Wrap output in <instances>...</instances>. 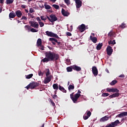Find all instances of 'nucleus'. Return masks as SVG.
<instances>
[{"label": "nucleus", "mask_w": 127, "mask_h": 127, "mask_svg": "<svg viewBox=\"0 0 127 127\" xmlns=\"http://www.w3.org/2000/svg\"><path fill=\"white\" fill-rule=\"evenodd\" d=\"M86 115L90 118V117H91V115H92V113H91L90 111H87V112L86 113Z\"/></svg>", "instance_id": "obj_47"}, {"label": "nucleus", "mask_w": 127, "mask_h": 127, "mask_svg": "<svg viewBox=\"0 0 127 127\" xmlns=\"http://www.w3.org/2000/svg\"><path fill=\"white\" fill-rule=\"evenodd\" d=\"M120 96V93L116 92L115 93H114L109 96L110 99H113V98H118V97Z\"/></svg>", "instance_id": "obj_12"}, {"label": "nucleus", "mask_w": 127, "mask_h": 127, "mask_svg": "<svg viewBox=\"0 0 127 127\" xmlns=\"http://www.w3.org/2000/svg\"><path fill=\"white\" fill-rule=\"evenodd\" d=\"M114 34L115 32H113V31H111L108 33V36L112 37V36H114Z\"/></svg>", "instance_id": "obj_31"}, {"label": "nucleus", "mask_w": 127, "mask_h": 127, "mask_svg": "<svg viewBox=\"0 0 127 127\" xmlns=\"http://www.w3.org/2000/svg\"><path fill=\"white\" fill-rule=\"evenodd\" d=\"M16 16H17L19 18H20L21 16H22V13L21 12V11L20 10H17L15 12Z\"/></svg>", "instance_id": "obj_16"}, {"label": "nucleus", "mask_w": 127, "mask_h": 127, "mask_svg": "<svg viewBox=\"0 0 127 127\" xmlns=\"http://www.w3.org/2000/svg\"><path fill=\"white\" fill-rule=\"evenodd\" d=\"M109 95H110V94L109 93H103L102 94V97H108Z\"/></svg>", "instance_id": "obj_40"}, {"label": "nucleus", "mask_w": 127, "mask_h": 127, "mask_svg": "<svg viewBox=\"0 0 127 127\" xmlns=\"http://www.w3.org/2000/svg\"><path fill=\"white\" fill-rule=\"evenodd\" d=\"M44 73H42V71L41 70L39 71L38 72V75L39 76H43Z\"/></svg>", "instance_id": "obj_48"}, {"label": "nucleus", "mask_w": 127, "mask_h": 127, "mask_svg": "<svg viewBox=\"0 0 127 127\" xmlns=\"http://www.w3.org/2000/svg\"><path fill=\"white\" fill-rule=\"evenodd\" d=\"M56 43L58 44V45H61L62 43L61 42H58V40H57V42H56Z\"/></svg>", "instance_id": "obj_56"}, {"label": "nucleus", "mask_w": 127, "mask_h": 127, "mask_svg": "<svg viewBox=\"0 0 127 127\" xmlns=\"http://www.w3.org/2000/svg\"><path fill=\"white\" fill-rule=\"evenodd\" d=\"M106 71L107 73H110V71H109V69H108L107 68L106 69Z\"/></svg>", "instance_id": "obj_64"}, {"label": "nucleus", "mask_w": 127, "mask_h": 127, "mask_svg": "<svg viewBox=\"0 0 127 127\" xmlns=\"http://www.w3.org/2000/svg\"><path fill=\"white\" fill-rule=\"evenodd\" d=\"M33 76V74H32V73L28 74L27 75H26V79H30L31 78H32Z\"/></svg>", "instance_id": "obj_35"}, {"label": "nucleus", "mask_w": 127, "mask_h": 127, "mask_svg": "<svg viewBox=\"0 0 127 127\" xmlns=\"http://www.w3.org/2000/svg\"><path fill=\"white\" fill-rule=\"evenodd\" d=\"M76 8H80L82 6V1L80 0H75Z\"/></svg>", "instance_id": "obj_11"}, {"label": "nucleus", "mask_w": 127, "mask_h": 127, "mask_svg": "<svg viewBox=\"0 0 127 127\" xmlns=\"http://www.w3.org/2000/svg\"><path fill=\"white\" fill-rule=\"evenodd\" d=\"M127 112H122L118 115V118H123V117H127Z\"/></svg>", "instance_id": "obj_17"}, {"label": "nucleus", "mask_w": 127, "mask_h": 127, "mask_svg": "<svg viewBox=\"0 0 127 127\" xmlns=\"http://www.w3.org/2000/svg\"><path fill=\"white\" fill-rule=\"evenodd\" d=\"M39 24L40 27H43V26H44V23H43V22L39 21Z\"/></svg>", "instance_id": "obj_42"}, {"label": "nucleus", "mask_w": 127, "mask_h": 127, "mask_svg": "<svg viewBox=\"0 0 127 127\" xmlns=\"http://www.w3.org/2000/svg\"><path fill=\"white\" fill-rule=\"evenodd\" d=\"M50 61L48 57H46L44 59L42 60V62H44V63H47V62H49Z\"/></svg>", "instance_id": "obj_26"}, {"label": "nucleus", "mask_w": 127, "mask_h": 127, "mask_svg": "<svg viewBox=\"0 0 127 127\" xmlns=\"http://www.w3.org/2000/svg\"><path fill=\"white\" fill-rule=\"evenodd\" d=\"M36 20H37V21H38L39 23V21L40 22L41 21V19H40V17H37Z\"/></svg>", "instance_id": "obj_54"}, {"label": "nucleus", "mask_w": 127, "mask_h": 127, "mask_svg": "<svg viewBox=\"0 0 127 127\" xmlns=\"http://www.w3.org/2000/svg\"><path fill=\"white\" fill-rule=\"evenodd\" d=\"M21 19V20H22V19H24V20H27V18L26 16H23Z\"/></svg>", "instance_id": "obj_51"}, {"label": "nucleus", "mask_w": 127, "mask_h": 127, "mask_svg": "<svg viewBox=\"0 0 127 127\" xmlns=\"http://www.w3.org/2000/svg\"><path fill=\"white\" fill-rule=\"evenodd\" d=\"M89 117L88 116L84 115L83 116V120H88L89 119Z\"/></svg>", "instance_id": "obj_49"}, {"label": "nucleus", "mask_w": 127, "mask_h": 127, "mask_svg": "<svg viewBox=\"0 0 127 127\" xmlns=\"http://www.w3.org/2000/svg\"><path fill=\"white\" fill-rule=\"evenodd\" d=\"M70 30L72 31L73 30V26H70Z\"/></svg>", "instance_id": "obj_63"}, {"label": "nucleus", "mask_w": 127, "mask_h": 127, "mask_svg": "<svg viewBox=\"0 0 127 127\" xmlns=\"http://www.w3.org/2000/svg\"><path fill=\"white\" fill-rule=\"evenodd\" d=\"M53 98L54 100H55V99H57V98H58V96H57V95H56V94H54L53 96Z\"/></svg>", "instance_id": "obj_53"}, {"label": "nucleus", "mask_w": 127, "mask_h": 127, "mask_svg": "<svg viewBox=\"0 0 127 127\" xmlns=\"http://www.w3.org/2000/svg\"><path fill=\"white\" fill-rule=\"evenodd\" d=\"M26 89L27 90H28V89H29L30 88H31V86H30V84H28L26 87Z\"/></svg>", "instance_id": "obj_58"}, {"label": "nucleus", "mask_w": 127, "mask_h": 127, "mask_svg": "<svg viewBox=\"0 0 127 127\" xmlns=\"http://www.w3.org/2000/svg\"><path fill=\"white\" fill-rule=\"evenodd\" d=\"M40 49H41V50H44V47H43V46H40Z\"/></svg>", "instance_id": "obj_60"}, {"label": "nucleus", "mask_w": 127, "mask_h": 127, "mask_svg": "<svg viewBox=\"0 0 127 127\" xmlns=\"http://www.w3.org/2000/svg\"><path fill=\"white\" fill-rule=\"evenodd\" d=\"M119 78H125V75L124 74H121L119 76Z\"/></svg>", "instance_id": "obj_59"}, {"label": "nucleus", "mask_w": 127, "mask_h": 127, "mask_svg": "<svg viewBox=\"0 0 127 127\" xmlns=\"http://www.w3.org/2000/svg\"><path fill=\"white\" fill-rule=\"evenodd\" d=\"M49 41H51V42L53 44V45H56V43H55V42H57V39H56L54 38H50Z\"/></svg>", "instance_id": "obj_19"}, {"label": "nucleus", "mask_w": 127, "mask_h": 127, "mask_svg": "<svg viewBox=\"0 0 127 127\" xmlns=\"http://www.w3.org/2000/svg\"><path fill=\"white\" fill-rule=\"evenodd\" d=\"M21 7L22 8H26V5H21Z\"/></svg>", "instance_id": "obj_57"}, {"label": "nucleus", "mask_w": 127, "mask_h": 127, "mask_svg": "<svg viewBox=\"0 0 127 127\" xmlns=\"http://www.w3.org/2000/svg\"><path fill=\"white\" fill-rule=\"evenodd\" d=\"M74 89H75V86H74V84H70L68 86V90L70 91V90H74Z\"/></svg>", "instance_id": "obj_29"}, {"label": "nucleus", "mask_w": 127, "mask_h": 127, "mask_svg": "<svg viewBox=\"0 0 127 127\" xmlns=\"http://www.w3.org/2000/svg\"><path fill=\"white\" fill-rule=\"evenodd\" d=\"M15 16H16V15L15 13H14V12L13 11H12V12H10V13L9 14V17L10 18H14V17H15Z\"/></svg>", "instance_id": "obj_20"}, {"label": "nucleus", "mask_w": 127, "mask_h": 127, "mask_svg": "<svg viewBox=\"0 0 127 127\" xmlns=\"http://www.w3.org/2000/svg\"><path fill=\"white\" fill-rule=\"evenodd\" d=\"M102 46H103V43H99L96 47L97 50H101L102 49Z\"/></svg>", "instance_id": "obj_25"}, {"label": "nucleus", "mask_w": 127, "mask_h": 127, "mask_svg": "<svg viewBox=\"0 0 127 127\" xmlns=\"http://www.w3.org/2000/svg\"><path fill=\"white\" fill-rule=\"evenodd\" d=\"M50 0V1H52V2H55L57 0Z\"/></svg>", "instance_id": "obj_62"}, {"label": "nucleus", "mask_w": 127, "mask_h": 127, "mask_svg": "<svg viewBox=\"0 0 127 127\" xmlns=\"http://www.w3.org/2000/svg\"><path fill=\"white\" fill-rule=\"evenodd\" d=\"M109 119H110V117L106 116L104 117H102L101 119H100V122H107V121H108Z\"/></svg>", "instance_id": "obj_18"}, {"label": "nucleus", "mask_w": 127, "mask_h": 127, "mask_svg": "<svg viewBox=\"0 0 127 127\" xmlns=\"http://www.w3.org/2000/svg\"><path fill=\"white\" fill-rule=\"evenodd\" d=\"M109 45L112 44L113 45H115L116 44V40H113V41H110L108 42Z\"/></svg>", "instance_id": "obj_36"}, {"label": "nucleus", "mask_w": 127, "mask_h": 127, "mask_svg": "<svg viewBox=\"0 0 127 127\" xmlns=\"http://www.w3.org/2000/svg\"><path fill=\"white\" fill-rule=\"evenodd\" d=\"M46 70V77H49V75H50V70H49V68H48Z\"/></svg>", "instance_id": "obj_34"}, {"label": "nucleus", "mask_w": 127, "mask_h": 127, "mask_svg": "<svg viewBox=\"0 0 127 127\" xmlns=\"http://www.w3.org/2000/svg\"><path fill=\"white\" fill-rule=\"evenodd\" d=\"M66 64L67 65H70V64H71V61L70 60V59H67L66 60Z\"/></svg>", "instance_id": "obj_43"}, {"label": "nucleus", "mask_w": 127, "mask_h": 127, "mask_svg": "<svg viewBox=\"0 0 127 127\" xmlns=\"http://www.w3.org/2000/svg\"><path fill=\"white\" fill-rule=\"evenodd\" d=\"M25 28L26 29H27L28 30H30V29H31V27H30V26L29 25H27L25 26Z\"/></svg>", "instance_id": "obj_41"}, {"label": "nucleus", "mask_w": 127, "mask_h": 127, "mask_svg": "<svg viewBox=\"0 0 127 127\" xmlns=\"http://www.w3.org/2000/svg\"><path fill=\"white\" fill-rule=\"evenodd\" d=\"M29 11L31 13H32L33 12H34V9L32 8H30Z\"/></svg>", "instance_id": "obj_52"}, {"label": "nucleus", "mask_w": 127, "mask_h": 127, "mask_svg": "<svg viewBox=\"0 0 127 127\" xmlns=\"http://www.w3.org/2000/svg\"><path fill=\"white\" fill-rule=\"evenodd\" d=\"M72 68L73 70H74V71H77V72L81 71V67L78 66L76 65H73Z\"/></svg>", "instance_id": "obj_14"}, {"label": "nucleus", "mask_w": 127, "mask_h": 127, "mask_svg": "<svg viewBox=\"0 0 127 127\" xmlns=\"http://www.w3.org/2000/svg\"><path fill=\"white\" fill-rule=\"evenodd\" d=\"M92 70L94 76H95V77H96V76H98V69L97 68V67L93 66Z\"/></svg>", "instance_id": "obj_10"}, {"label": "nucleus", "mask_w": 127, "mask_h": 127, "mask_svg": "<svg viewBox=\"0 0 127 127\" xmlns=\"http://www.w3.org/2000/svg\"><path fill=\"white\" fill-rule=\"evenodd\" d=\"M4 0H0V3H3Z\"/></svg>", "instance_id": "obj_61"}, {"label": "nucleus", "mask_w": 127, "mask_h": 127, "mask_svg": "<svg viewBox=\"0 0 127 127\" xmlns=\"http://www.w3.org/2000/svg\"><path fill=\"white\" fill-rule=\"evenodd\" d=\"M118 83V81L116 80H113L110 83V85L111 86H114V85H116V83Z\"/></svg>", "instance_id": "obj_30"}, {"label": "nucleus", "mask_w": 127, "mask_h": 127, "mask_svg": "<svg viewBox=\"0 0 127 127\" xmlns=\"http://www.w3.org/2000/svg\"><path fill=\"white\" fill-rule=\"evenodd\" d=\"M30 31H31V32H38V30H36L34 28H31L30 29Z\"/></svg>", "instance_id": "obj_44"}, {"label": "nucleus", "mask_w": 127, "mask_h": 127, "mask_svg": "<svg viewBox=\"0 0 127 127\" xmlns=\"http://www.w3.org/2000/svg\"><path fill=\"white\" fill-rule=\"evenodd\" d=\"M64 2L67 4V5H69V4H71V2H70V0H64Z\"/></svg>", "instance_id": "obj_39"}, {"label": "nucleus", "mask_w": 127, "mask_h": 127, "mask_svg": "<svg viewBox=\"0 0 127 127\" xmlns=\"http://www.w3.org/2000/svg\"><path fill=\"white\" fill-rule=\"evenodd\" d=\"M37 44L38 47L41 46V45H42V40H41V39H38L37 41Z\"/></svg>", "instance_id": "obj_21"}, {"label": "nucleus", "mask_w": 127, "mask_h": 127, "mask_svg": "<svg viewBox=\"0 0 127 127\" xmlns=\"http://www.w3.org/2000/svg\"><path fill=\"white\" fill-rule=\"evenodd\" d=\"M44 6L46 9H50V8H51V6L49 4H47V2L45 3Z\"/></svg>", "instance_id": "obj_28"}, {"label": "nucleus", "mask_w": 127, "mask_h": 127, "mask_svg": "<svg viewBox=\"0 0 127 127\" xmlns=\"http://www.w3.org/2000/svg\"><path fill=\"white\" fill-rule=\"evenodd\" d=\"M119 124H120V121L119 120H116L114 122H112V125H113L114 127H117Z\"/></svg>", "instance_id": "obj_24"}, {"label": "nucleus", "mask_w": 127, "mask_h": 127, "mask_svg": "<svg viewBox=\"0 0 127 127\" xmlns=\"http://www.w3.org/2000/svg\"><path fill=\"white\" fill-rule=\"evenodd\" d=\"M77 29L80 31V32H84L86 30V25L84 24L78 26Z\"/></svg>", "instance_id": "obj_6"}, {"label": "nucleus", "mask_w": 127, "mask_h": 127, "mask_svg": "<svg viewBox=\"0 0 127 127\" xmlns=\"http://www.w3.org/2000/svg\"><path fill=\"white\" fill-rule=\"evenodd\" d=\"M14 0H6V4H10V3H12Z\"/></svg>", "instance_id": "obj_32"}, {"label": "nucleus", "mask_w": 127, "mask_h": 127, "mask_svg": "<svg viewBox=\"0 0 127 127\" xmlns=\"http://www.w3.org/2000/svg\"><path fill=\"white\" fill-rule=\"evenodd\" d=\"M29 23L30 24L31 26L34 27V28H38V27H39V24L37 23V22L30 21Z\"/></svg>", "instance_id": "obj_5"}, {"label": "nucleus", "mask_w": 127, "mask_h": 127, "mask_svg": "<svg viewBox=\"0 0 127 127\" xmlns=\"http://www.w3.org/2000/svg\"><path fill=\"white\" fill-rule=\"evenodd\" d=\"M62 14H63V15H64V16H68V15H69L70 13H69V12L67 11H65L64 8H62Z\"/></svg>", "instance_id": "obj_13"}, {"label": "nucleus", "mask_w": 127, "mask_h": 127, "mask_svg": "<svg viewBox=\"0 0 127 127\" xmlns=\"http://www.w3.org/2000/svg\"><path fill=\"white\" fill-rule=\"evenodd\" d=\"M47 18L49 20V21L52 22V23H53L55 21L58 20V18H57L56 15H55L53 14H51L50 15V17L48 16H47Z\"/></svg>", "instance_id": "obj_3"}, {"label": "nucleus", "mask_w": 127, "mask_h": 127, "mask_svg": "<svg viewBox=\"0 0 127 127\" xmlns=\"http://www.w3.org/2000/svg\"><path fill=\"white\" fill-rule=\"evenodd\" d=\"M52 75H50L49 76H47L46 78L44 80V84H48L52 79Z\"/></svg>", "instance_id": "obj_9"}, {"label": "nucleus", "mask_w": 127, "mask_h": 127, "mask_svg": "<svg viewBox=\"0 0 127 127\" xmlns=\"http://www.w3.org/2000/svg\"><path fill=\"white\" fill-rule=\"evenodd\" d=\"M67 72H72L73 71V65L66 67Z\"/></svg>", "instance_id": "obj_27"}, {"label": "nucleus", "mask_w": 127, "mask_h": 127, "mask_svg": "<svg viewBox=\"0 0 127 127\" xmlns=\"http://www.w3.org/2000/svg\"><path fill=\"white\" fill-rule=\"evenodd\" d=\"M50 102L53 106V107H55V103H54V102L53 101H52V100L50 99Z\"/></svg>", "instance_id": "obj_50"}, {"label": "nucleus", "mask_w": 127, "mask_h": 127, "mask_svg": "<svg viewBox=\"0 0 127 127\" xmlns=\"http://www.w3.org/2000/svg\"><path fill=\"white\" fill-rule=\"evenodd\" d=\"M106 91L109 93L112 92L113 88H107Z\"/></svg>", "instance_id": "obj_45"}, {"label": "nucleus", "mask_w": 127, "mask_h": 127, "mask_svg": "<svg viewBox=\"0 0 127 127\" xmlns=\"http://www.w3.org/2000/svg\"><path fill=\"white\" fill-rule=\"evenodd\" d=\"M120 27L121 28H125V27H126V24L125 23H123L120 26Z\"/></svg>", "instance_id": "obj_46"}, {"label": "nucleus", "mask_w": 127, "mask_h": 127, "mask_svg": "<svg viewBox=\"0 0 127 127\" xmlns=\"http://www.w3.org/2000/svg\"><path fill=\"white\" fill-rule=\"evenodd\" d=\"M90 39L93 43L95 44L97 43V42L98 41V39L97 37H93V36H90Z\"/></svg>", "instance_id": "obj_15"}, {"label": "nucleus", "mask_w": 127, "mask_h": 127, "mask_svg": "<svg viewBox=\"0 0 127 127\" xmlns=\"http://www.w3.org/2000/svg\"><path fill=\"white\" fill-rule=\"evenodd\" d=\"M52 6L55 8V9H59V5L57 4H53Z\"/></svg>", "instance_id": "obj_37"}, {"label": "nucleus", "mask_w": 127, "mask_h": 127, "mask_svg": "<svg viewBox=\"0 0 127 127\" xmlns=\"http://www.w3.org/2000/svg\"><path fill=\"white\" fill-rule=\"evenodd\" d=\"M40 85V84L39 83L34 81L30 83L31 89H34L35 88H36V87H38Z\"/></svg>", "instance_id": "obj_7"}, {"label": "nucleus", "mask_w": 127, "mask_h": 127, "mask_svg": "<svg viewBox=\"0 0 127 127\" xmlns=\"http://www.w3.org/2000/svg\"><path fill=\"white\" fill-rule=\"evenodd\" d=\"M66 35H67V36H71L72 35V34H71V33L67 32H66Z\"/></svg>", "instance_id": "obj_55"}, {"label": "nucleus", "mask_w": 127, "mask_h": 127, "mask_svg": "<svg viewBox=\"0 0 127 127\" xmlns=\"http://www.w3.org/2000/svg\"><path fill=\"white\" fill-rule=\"evenodd\" d=\"M106 51L107 55H109V56H111V55H112V54L113 53V50L112 48V47H111L110 46H108L106 49Z\"/></svg>", "instance_id": "obj_8"}, {"label": "nucleus", "mask_w": 127, "mask_h": 127, "mask_svg": "<svg viewBox=\"0 0 127 127\" xmlns=\"http://www.w3.org/2000/svg\"><path fill=\"white\" fill-rule=\"evenodd\" d=\"M59 89L60 90V91H62V92H63V93H66L67 91L64 88V87H62L61 85H59Z\"/></svg>", "instance_id": "obj_22"}, {"label": "nucleus", "mask_w": 127, "mask_h": 127, "mask_svg": "<svg viewBox=\"0 0 127 127\" xmlns=\"http://www.w3.org/2000/svg\"><path fill=\"white\" fill-rule=\"evenodd\" d=\"M41 19L42 20H44L45 21L46 20V19H47V16H41Z\"/></svg>", "instance_id": "obj_38"}, {"label": "nucleus", "mask_w": 127, "mask_h": 127, "mask_svg": "<svg viewBox=\"0 0 127 127\" xmlns=\"http://www.w3.org/2000/svg\"><path fill=\"white\" fill-rule=\"evenodd\" d=\"M45 54L46 57H47L50 61H57L60 58V56L58 54L53 52L48 51Z\"/></svg>", "instance_id": "obj_1"}, {"label": "nucleus", "mask_w": 127, "mask_h": 127, "mask_svg": "<svg viewBox=\"0 0 127 127\" xmlns=\"http://www.w3.org/2000/svg\"><path fill=\"white\" fill-rule=\"evenodd\" d=\"M78 93H76L74 96V92L72 93L70 95V99L72 100V101L73 102V103H77V101H78V99L80 98L81 96V91L78 90L77 92Z\"/></svg>", "instance_id": "obj_2"}, {"label": "nucleus", "mask_w": 127, "mask_h": 127, "mask_svg": "<svg viewBox=\"0 0 127 127\" xmlns=\"http://www.w3.org/2000/svg\"><path fill=\"white\" fill-rule=\"evenodd\" d=\"M46 35L47 36H49L50 37H55L56 38H59V36L57 34H55L54 33L52 32H50L49 31H47L46 32Z\"/></svg>", "instance_id": "obj_4"}, {"label": "nucleus", "mask_w": 127, "mask_h": 127, "mask_svg": "<svg viewBox=\"0 0 127 127\" xmlns=\"http://www.w3.org/2000/svg\"><path fill=\"white\" fill-rule=\"evenodd\" d=\"M120 90L117 88H112V93H119Z\"/></svg>", "instance_id": "obj_33"}, {"label": "nucleus", "mask_w": 127, "mask_h": 127, "mask_svg": "<svg viewBox=\"0 0 127 127\" xmlns=\"http://www.w3.org/2000/svg\"><path fill=\"white\" fill-rule=\"evenodd\" d=\"M53 88L54 90H56V91H58V89H59V87L58 86V84L55 83L53 85Z\"/></svg>", "instance_id": "obj_23"}]
</instances>
